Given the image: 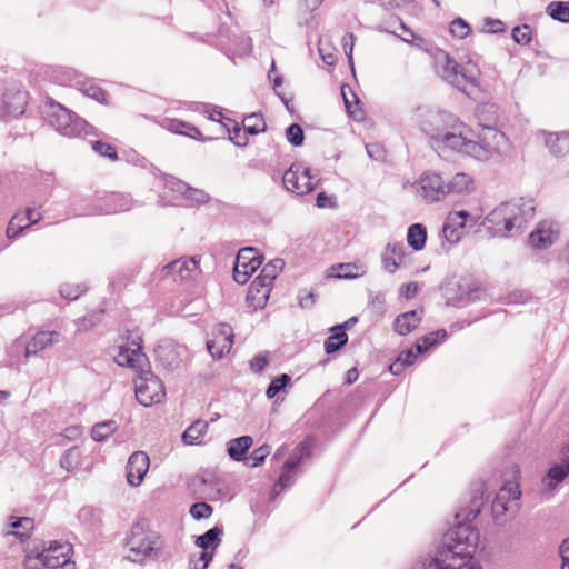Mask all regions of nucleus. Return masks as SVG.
<instances>
[{"mask_svg":"<svg viewBox=\"0 0 569 569\" xmlns=\"http://www.w3.org/2000/svg\"><path fill=\"white\" fill-rule=\"evenodd\" d=\"M311 453L310 448L307 443L300 442L293 453L283 463L281 473L276 483V487H280L281 489L289 488L295 482V477L292 473L297 472L301 461L305 457H309Z\"/></svg>","mask_w":569,"mask_h":569,"instance_id":"nucleus-15","label":"nucleus"},{"mask_svg":"<svg viewBox=\"0 0 569 569\" xmlns=\"http://www.w3.org/2000/svg\"><path fill=\"white\" fill-rule=\"evenodd\" d=\"M450 32L453 37L465 39L471 32V27L462 18H456L450 23Z\"/></svg>","mask_w":569,"mask_h":569,"instance_id":"nucleus-55","label":"nucleus"},{"mask_svg":"<svg viewBox=\"0 0 569 569\" xmlns=\"http://www.w3.org/2000/svg\"><path fill=\"white\" fill-rule=\"evenodd\" d=\"M512 39L520 46L528 44L532 39V32L529 24L516 26L511 32Z\"/></svg>","mask_w":569,"mask_h":569,"instance_id":"nucleus-48","label":"nucleus"},{"mask_svg":"<svg viewBox=\"0 0 569 569\" xmlns=\"http://www.w3.org/2000/svg\"><path fill=\"white\" fill-rule=\"evenodd\" d=\"M226 121L228 123H223L227 128L230 137L229 139L238 147H244L248 144V138L246 134L241 133V129L239 123L230 118H227Z\"/></svg>","mask_w":569,"mask_h":569,"instance_id":"nucleus-41","label":"nucleus"},{"mask_svg":"<svg viewBox=\"0 0 569 569\" xmlns=\"http://www.w3.org/2000/svg\"><path fill=\"white\" fill-rule=\"evenodd\" d=\"M233 345V331L227 323L218 325L212 331V338L207 341V349L214 359H221Z\"/></svg>","mask_w":569,"mask_h":569,"instance_id":"nucleus-14","label":"nucleus"},{"mask_svg":"<svg viewBox=\"0 0 569 569\" xmlns=\"http://www.w3.org/2000/svg\"><path fill=\"white\" fill-rule=\"evenodd\" d=\"M207 430L208 423L203 420H197L184 430V432L182 433V441L186 445L200 443Z\"/></svg>","mask_w":569,"mask_h":569,"instance_id":"nucleus-33","label":"nucleus"},{"mask_svg":"<svg viewBox=\"0 0 569 569\" xmlns=\"http://www.w3.org/2000/svg\"><path fill=\"white\" fill-rule=\"evenodd\" d=\"M461 68L448 53L441 52L437 57V69L440 77L456 88H461Z\"/></svg>","mask_w":569,"mask_h":569,"instance_id":"nucleus-20","label":"nucleus"},{"mask_svg":"<svg viewBox=\"0 0 569 569\" xmlns=\"http://www.w3.org/2000/svg\"><path fill=\"white\" fill-rule=\"evenodd\" d=\"M270 450L271 447L268 445H262L256 448L248 459L249 466L253 468L261 466L264 462L266 458L269 456Z\"/></svg>","mask_w":569,"mask_h":569,"instance_id":"nucleus-52","label":"nucleus"},{"mask_svg":"<svg viewBox=\"0 0 569 569\" xmlns=\"http://www.w3.org/2000/svg\"><path fill=\"white\" fill-rule=\"evenodd\" d=\"M427 241V229L421 223H413L409 227L407 242L415 250L420 251L425 248Z\"/></svg>","mask_w":569,"mask_h":569,"instance_id":"nucleus-31","label":"nucleus"},{"mask_svg":"<svg viewBox=\"0 0 569 569\" xmlns=\"http://www.w3.org/2000/svg\"><path fill=\"white\" fill-rule=\"evenodd\" d=\"M287 140L295 147H300L305 141V132L300 124L292 123L286 129Z\"/></svg>","mask_w":569,"mask_h":569,"instance_id":"nucleus-50","label":"nucleus"},{"mask_svg":"<svg viewBox=\"0 0 569 569\" xmlns=\"http://www.w3.org/2000/svg\"><path fill=\"white\" fill-rule=\"evenodd\" d=\"M47 117L50 126L66 137H79L82 133L88 134V129H91L84 119L78 117L60 103H51Z\"/></svg>","mask_w":569,"mask_h":569,"instance_id":"nucleus-6","label":"nucleus"},{"mask_svg":"<svg viewBox=\"0 0 569 569\" xmlns=\"http://www.w3.org/2000/svg\"><path fill=\"white\" fill-rule=\"evenodd\" d=\"M199 273V259L196 257L177 259L161 269L162 278H171L174 281L190 280L196 278Z\"/></svg>","mask_w":569,"mask_h":569,"instance_id":"nucleus-13","label":"nucleus"},{"mask_svg":"<svg viewBox=\"0 0 569 569\" xmlns=\"http://www.w3.org/2000/svg\"><path fill=\"white\" fill-rule=\"evenodd\" d=\"M150 466L149 456L143 451L133 452L127 462V481L130 486H139Z\"/></svg>","mask_w":569,"mask_h":569,"instance_id":"nucleus-18","label":"nucleus"},{"mask_svg":"<svg viewBox=\"0 0 569 569\" xmlns=\"http://www.w3.org/2000/svg\"><path fill=\"white\" fill-rule=\"evenodd\" d=\"M243 130L246 133L256 136L260 132L266 131L267 124L261 116H258L257 113H251L247 116L243 121Z\"/></svg>","mask_w":569,"mask_h":569,"instance_id":"nucleus-40","label":"nucleus"},{"mask_svg":"<svg viewBox=\"0 0 569 569\" xmlns=\"http://www.w3.org/2000/svg\"><path fill=\"white\" fill-rule=\"evenodd\" d=\"M520 496L521 491L518 485L508 483L500 488L491 505L493 517L498 518L503 516L509 510V503H516L520 499Z\"/></svg>","mask_w":569,"mask_h":569,"instance_id":"nucleus-19","label":"nucleus"},{"mask_svg":"<svg viewBox=\"0 0 569 569\" xmlns=\"http://www.w3.org/2000/svg\"><path fill=\"white\" fill-rule=\"evenodd\" d=\"M253 440L250 436H241L234 439H231L227 443V451L229 457L234 461H242L246 459V455L250 447L252 446Z\"/></svg>","mask_w":569,"mask_h":569,"instance_id":"nucleus-26","label":"nucleus"},{"mask_svg":"<svg viewBox=\"0 0 569 569\" xmlns=\"http://www.w3.org/2000/svg\"><path fill=\"white\" fill-rule=\"evenodd\" d=\"M532 200L523 198L502 202L490 211L482 224L493 237L507 238L515 233H522L526 224L535 217Z\"/></svg>","mask_w":569,"mask_h":569,"instance_id":"nucleus-4","label":"nucleus"},{"mask_svg":"<svg viewBox=\"0 0 569 569\" xmlns=\"http://www.w3.org/2000/svg\"><path fill=\"white\" fill-rule=\"evenodd\" d=\"M272 281L267 282L264 279H262V276L259 274L250 284L247 299L248 300H257L258 306H263L266 301L269 298Z\"/></svg>","mask_w":569,"mask_h":569,"instance_id":"nucleus-24","label":"nucleus"},{"mask_svg":"<svg viewBox=\"0 0 569 569\" xmlns=\"http://www.w3.org/2000/svg\"><path fill=\"white\" fill-rule=\"evenodd\" d=\"M222 529L218 526L207 530L203 535L198 536L196 545L204 550H216L221 542Z\"/></svg>","mask_w":569,"mask_h":569,"instance_id":"nucleus-32","label":"nucleus"},{"mask_svg":"<svg viewBox=\"0 0 569 569\" xmlns=\"http://www.w3.org/2000/svg\"><path fill=\"white\" fill-rule=\"evenodd\" d=\"M80 458V450L78 447H71L68 450L64 451L60 459V466L61 468L66 469L67 471L72 470L78 463Z\"/></svg>","mask_w":569,"mask_h":569,"instance_id":"nucleus-47","label":"nucleus"},{"mask_svg":"<svg viewBox=\"0 0 569 569\" xmlns=\"http://www.w3.org/2000/svg\"><path fill=\"white\" fill-rule=\"evenodd\" d=\"M81 91L83 92L84 96H87L100 103L107 102L108 93L97 84H92V83L84 84L83 88L81 89Z\"/></svg>","mask_w":569,"mask_h":569,"instance_id":"nucleus-54","label":"nucleus"},{"mask_svg":"<svg viewBox=\"0 0 569 569\" xmlns=\"http://www.w3.org/2000/svg\"><path fill=\"white\" fill-rule=\"evenodd\" d=\"M131 208V198L123 193L111 192L94 200L90 209L83 214H113L124 212Z\"/></svg>","mask_w":569,"mask_h":569,"instance_id":"nucleus-11","label":"nucleus"},{"mask_svg":"<svg viewBox=\"0 0 569 569\" xmlns=\"http://www.w3.org/2000/svg\"><path fill=\"white\" fill-rule=\"evenodd\" d=\"M166 396L162 381L151 371H142L136 381V398L144 407L160 402Z\"/></svg>","mask_w":569,"mask_h":569,"instance_id":"nucleus-8","label":"nucleus"},{"mask_svg":"<svg viewBox=\"0 0 569 569\" xmlns=\"http://www.w3.org/2000/svg\"><path fill=\"white\" fill-rule=\"evenodd\" d=\"M405 257V246L401 242L388 243L386 252L382 256L383 268L393 273L402 262Z\"/></svg>","mask_w":569,"mask_h":569,"instance_id":"nucleus-23","label":"nucleus"},{"mask_svg":"<svg viewBox=\"0 0 569 569\" xmlns=\"http://www.w3.org/2000/svg\"><path fill=\"white\" fill-rule=\"evenodd\" d=\"M555 232L543 223L529 236V243L536 249H546L553 243Z\"/></svg>","mask_w":569,"mask_h":569,"instance_id":"nucleus-27","label":"nucleus"},{"mask_svg":"<svg viewBox=\"0 0 569 569\" xmlns=\"http://www.w3.org/2000/svg\"><path fill=\"white\" fill-rule=\"evenodd\" d=\"M160 536L149 530L147 519H140L131 527L130 533L126 538V546L129 547L130 552L134 555L130 558L133 561H142L146 558L157 556Z\"/></svg>","mask_w":569,"mask_h":569,"instance_id":"nucleus-5","label":"nucleus"},{"mask_svg":"<svg viewBox=\"0 0 569 569\" xmlns=\"http://www.w3.org/2000/svg\"><path fill=\"white\" fill-rule=\"evenodd\" d=\"M79 520L88 527H96L101 520V511L93 507H82L78 512Z\"/></svg>","mask_w":569,"mask_h":569,"instance_id":"nucleus-42","label":"nucleus"},{"mask_svg":"<svg viewBox=\"0 0 569 569\" xmlns=\"http://www.w3.org/2000/svg\"><path fill=\"white\" fill-rule=\"evenodd\" d=\"M569 476V442L562 448L561 462L551 466L543 478V483L549 489H555Z\"/></svg>","mask_w":569,"mask_h":569,"instance_id":"nucleus-22","label":"nucleus"},{"mask_svg":"<svg viewBox=\"0 0 569 569\" xmlns=\"http://www.w3.org/2000/svg\"><path fill=\"white\" fill-rule=\"evenodd\" d=\"M506 26L499 19L486 18L483 21L482 31L486 33H501L505 32Z\"/></svg>","mask_w":569,"mask_h":569,"instance_id":"nucleus-57","label":"nucleus"},{"mask_svg":"<svg viewBox=\"0 0 569 569\" xmlns=\"http://www.w3.org/2000/svg\"><path fill=\"white\" fill-rule=\"evenodd\" d=\"M418 283L417 282H408L402 284L400 288V292L405 296L406 299H411L418 293Z\"/></svg>","mask_w":569,"mask_h":569,"instance_id":"nucleus-63","label":"nucleus"},{"mask_svg":"<svg viewBox=\"0 0 569 569\" xmlns=\"http://www.w3.org/2000/svg\"><path fill=\"white\" fill-rule=\"evenodd\" d=\"M472 179L469 174L456 173L448 182H445V194H459L469 190Z\"/></svg>","mask_w":569,"mask_h":569,"instance_id":"nucleus-30","label":"nucleus"},{"mask_svg":"<svg viewBox=\"0 0 569 569\" xmlns=\"http://www.w3.org/2000/svg\"><path fill=\"white\" fill-rule=\"evenodd\" d=\"M479 120L482 129L478 136V141L469 138V130L467 129L460 153L480 161H488L506 153L508 150V138L496 128L497 107L495 104H485L479 112Z\"/></svg>","mask_w":569,"mask_h":569,"instance_id":"nucleus-3","label":"nucleus"},{"mask_svg":"<svg viewBox=\"0 0 569 569\" xmlns=\"http://www.w3.org/2000/svg\"><path fill=\"white\" fill-rule=\"evenodd\" d=\"M62 340V336L58 331H38L24 347V357L38 355L48 347L56 345Z\"/></svg>","mask_w":569,"mask_h":569,"instance_id":"nucleus-21","label":"nucleus"},{"mask_svg":"<svg viewBox=\"0 0 569 569\" xmlns=\"http://www.w3.org/2000/svg\"><path fill=\"white\" fill-rule=\"evenodd\" d=\"M421 321L416 310L407 311L397 316L393 321V329L400 336H406L415 330Z\"/></svg>","mask_w":569,"mask_h":569,"instance_id":"nucleus-25","label":"nucleus"},{"mask_svg":"<svg viewBox=\"0 0 569 569\" xmlns=\"http://www.w3.org/2000/svg\"><path fill=\"white\" fill-rule=\"evenodd\" d=\"M41 549L39 547H34L30 549L26 558L23 560V566L26 569H40L42 566L41 557H40Z\"/></svg>","mask_w":569,"mask_h":569,"instance_id":"nucleus-56","label":"nucleus"},{"mask_svg":"<svg viewBox=\"0 0 569 569\" xmlns=\"http://www.w3.org/2000/svg\"><path fill=\"white\" fill-rule=\"evenodd\" d=\"M28 102V92L18 81H7L0 106V120L10 121L22 116Z\"/></svg>","mask_w":569,"mask_h":569,"instance_id":"nucleus-7","label":"nucleus"},{"mask_svg":"<svg viewBox=\"0 0 569 569\" xmlns=\"http://www.w3.org/2000/svg\"><path fill=\"white\" fill-rule=\"evenodd\" d=\"M480 500L456 513L458 523L443 536L433 555L421 557L412 569H481L473 561L479 541V531L471 523L480 513Z\"/></svg>","mask_w":569,"mask_h":569,"instance_id":"nucleus-1","label":"nucleus"},{"mask_svg":"<svg viewBox=\"0 0 569 569\" xmlns=\"http://www.w3.org/2000/svg\"><path fill=\"white\" fill-rule=\"evenodd\" d=\"M91 144L93 151L100 154L101 157H106L112 161L118 159L117 150L112 144L99 140L93 141Z\"/></svg>","mask_w":569,"mask_h":569,"instance_id":"nucleus-51","label":"nucleus"},{"mask_svg":"<svg viewBox=\"0 0 569 569\" xmlns=\"http://www.w3.org/2000/svg\"><path fill=\"white\" fill-rule=\"evenodd\" d=\"M546 146L550 152L557 157L565 156L569 152V134L568 133H549L546 138Z\"/></svg>","mask_w":569,"mask_h":569,"instance_id":"nucleus-29","label":"nucleus"},{"mask_svg":"<svg viewBox=\"0 0 569 569\" xmlns=\"http://www.w3.org/2000/svg\"><path fill=\"white\" fill-rule=\"evenodd\" d=\"M448 335L445 329L430 332L416 342V350L417 352H426L440 341H445Z\"/></svg>","mask_w":569,"mask_h":569,"instance_id":"nucleus-35","label":"nucleus"},{"mask_svg":"<svg viewBox=\"0 0 569 569\" xmlns=\"http://www.w3.org/2000/svg\"><path fill=\"white\" fill-rule=\"evenodd\" d=\"M10 526L13 529H17V531L13 532L14 536L19 537L21 540L24 538L30 537V532L33 529L34 521L32 518L29 517H11Z\"/></svg>","mask_w":569,"mask_h":569,"instance_id":"nucleus-38","label":"nucleus"},{"mask_svg":"<svg viewBox=\"0 0 569 569\" xmlns=\"http://www.w3.org/2000/svg\"><path fill=\"white\" fill-rule=\"evenodd\" d=\"M26 228H29V224L26 222V217H22V213H17L8 223L7 236L10 239H14L19 237Z\"/></svg>","mask_w":569,"mask_h":569,"instance_id":"nucleus-43","label":"nucleus"},{"mask_svg":"<svg viewBox=\"0 0 569 569\" xmlns=\"http://www.w3.org/2000/svg\"><path fill=\"white\" fill-rule=\"evenodd\" d=\"M189 512L196 520H201L209 518L213 512V508L209 503L201 501L193 503Z\"/></svg>","mask_w":569,"mask_h":569,"instance_id":"nucleus-53","label":"nucleus"},{"mask_svg":"<svg viewBox=\"0 0 569 569\" xmlns=\"http://www.w3.org/2000/svg\"><path fill=\"white\" fill-rule=\"evenodd\" d=\"M421 353L422 352H417L416 345H415L412 348L402 351L399 355V358H400L401 361L405 362V365L411 366V365H413L416 362V360L418 358V355H421Z\"/></svg>","mask_w":569,"mask_h":569,"instance_id":"nucleus-61","label":"nucleus"},{"mask_svg":"<svg viewBox=\"0 0 569 569\" xmlns=\"http://www.w3.org/2000/svg\"><path fill=\"white\" fill-rule=\"evenodd\" d=\"M337 268L340 270V272L333 274V277L338 279H353L358 277V273L355 272V270L358 271V267L356 264L340 263L337 266Z\"/></svg>","mask_w":569,"mask_h":569,"instance_id":"nucleus-58","label":"nucleus"},{"mask_svg":"<svg viewBox=\"0 0 569 569\" xmlns=\"http://www.w3.org/2000/svg\"><path fill=\"white\" fill-rule=\"evenodd\" d=\"M118 425L114 420H106L98 422L92 427L91 437L93 440L101 442L116 432Z\"/></svg>","mask_w":569,"mask_h":569,"instance_id":"nucleus-37","label":"nucleus"},{"mask_svg":"<svg viewBox=\"0 0 569 569\" xmlns=\"http://www.w3.org/2000/svg\"><path fill=\"white\" fill-rule=\"evenodd\" d=\"M103 311H92L76 320L78 331H88L101 321Z\"/></svg>","mask_w":569,"mask_h":569,"instance_id":"nucleus-45","label":"nucleus"},{"mask_svg":"<svg viewBox=\"0 0 569 569\" xmlns=\"http://www.w3.org/2000/svg\"><path fill=\"white\" fill-rule=\"evenodd\" d=\"M72 545L69 542L51 541L47 548H41L40 557L43 567L72 569L73 562L70 560Z\"/></svg>","mask_w":569,"mask_h":569,"instance_id":"nucleus-9","label":"nucleus"},{"mask_svg":"<svg viewBox=\"0 0 569 569\" xmlns=\"http://www.w3.org/2000/svg\"><path fill=\"white\" fill-rule=\"evenodd\" d=\"M290 381L291 377L288 373H281L269 383L266 390V396L269 399L274 398L280 391L284 390Z\"/></svg>","mask_w":569,"mask_h":569,"instance_id":"nucleus-44","label":"nucleus"},{"mask_svg":"<svg viewBox=\"0 0 569 569\" xmlns=\"http://www.w3.org/2000/svg\"><path fill=\"white\" fill-rule=\"evenodd\" d=\"M298 297L301 308H311L316 303V295L311 291H300Z\"/></svg>","mask_w":569,"mask_h":569,"instance_id":"nucleus-62","label":"nucleus"},{"mask_svg":"<svg viewBox=\"0 0 569 569\" xmlns=\"http://www.w3.org/2000/svg\"><path fill=\"white\" fill-rule=\"evenodd\" d=\"M420 189L419 194L427 202L440 201L446 197L445 194V180L442 177L435 172L425 173L419 180Z\"/></svg>","mask_w":569,"mask_h":569,"instance_id":"nucleus-16","label":"nucleus"},{"mask_svg":"<svg viewBox=\"0 0 569 569\" xmlns=\"http://www.w3.org/2000/svg\"><path fill=\"white\" fill-rule=\"evenodd\" d=\"M262 260V256L254 248L240 249L234 260V281L240 284L247 283L252 273L261 266Z\"/></svg>","mask_w":569,"mask_h":569,"instance_id":"nucleus-10","label":"nucleus"},{"mask_svg":"<svg viewBox=\"0 0 569 569\" xmlns=\"http://www.w3.org/2000/svg\"><path fill=\"white\" fill-rule=\"evenodd\" d=\"M86 291L87 288L83 284L64 283L59 289L60 296L70 301L78 299Z\"/></svg>","mask_w":569,"mask_h":569,"instance_id":"nucleus-49","label":"nucleus"},{"mask_svg":"<svg viewBox=\"0 0 569 569\" xmlns=\"http://www.w3.org/2000/svg\"><path fill=\"white\" fill-rule=\"evenodd\" d=\"M134 348H126L121 347L120 351L116 358L117 362L120 366L136 367V361H138L143 355L141 352L142 346L140 342H132Z\"/></svg>","mask_w":569,"mask_h":569,"instance_id":"nucleus-34","label":"nucleus"},{"mask_svg":"<svg viewBox=\"0 0 569 569\" xmlns=\"http://www.w3.org/2000/svg\"><path fill=\"white\" fill-rule=\"evenodd\" d=\"M416 118L435 149L460 152L467 126L458 118L447 111L427 107H419L416 110Z\"/></svg>","mask_w":569,"mask_h":569,"instance_id":"nucleus-2","label":"nucleus"},{"mask_svg":"<svg viewBox=\"0 0 569 569\" xmlns=\"http://www.w3.org/2000/svg\"><path fill=\"white\" fill-rule=\"evenodd\" d=\"M559 552L562 559L561 569H569V539L562 541Z\"/></svg>","mask_w":569,"mask_h":569,"instance_id":"nucleus-64","label":"nucleus"},{"mask_svg":"<svg viewBox=\"0 0 569 569\" xmlns=\"http://www.w3.org/2000/svg\"><path fill=\"white\" fill-rule=\"evenodd\" d=\"M186 194L189 199L198 203H207L210 200V196L203 190L188 188Z\"/></svg>","mask_w":569,"mask_h":569,"instance_id":"nucleus-60","label":"nucleus"},{"mask_svg":"<svg viewBox=\"0 0 569 569\" xmlns=\"http://www.w3.org/2000/svg\"><path fill=\"white\" fill-rule=\"evenodd\" d=\"M468 218H470V213L466 210L449 212L442 226V233L448 242L460 241Z\"/></svg>","mask_w":569,"mask_h":569,"instance_id":"nucleus-17","label":"nucleus"},{"mask_svg":"<svg viewBox=\"0 0 569 569\" xmlns=\"http://www.w3.org/2000/svg\"><path fill=\"white\" fill-rule=\"evenodd\" d=\"M283 187L297 196L311 192L315 189L313 178L308 168L291 166L282 177Z\"/></svg>","mask_w":569,"mask_h":569,"instance_id":"nucleus-12","label":"nucleus"},{"mask_svg":"<svg viewBox=\"0 0 569 569\" xmlns=\"http://www.w3.org/2000/svg\"><path fill=\"white\" fill-rule=\"evenodd\" d=\"M284 261L282 259H273L269 261L261 270L260 274L262 276V279H264L267 282H270L276 279L278 273L283 269Z\"/></svg>","mask_w":569,"mask_h":569,"instance_id":"nucleus-46","label":"nucleus"},{"mask_svg":"<svg viewBox=\"0 0 569 569\" xmlns=\"http://www.w3.org/2000/svg\"><path fill=\"white\" fill-rule=\"evenodd\" d=\"M167 128L173 133L186 136L196 140H203L201 131L189 122L179 119H168Z\"/></svg>","mask_w":569,"mask_h":569,"instance_id":"nucleus-28","label":"nucleus"},{"mask_svg":"<svg viewBox=\"0 0 569 569\" xmlns=\"http://www.w3.org/2000/svg\"><path fill=\"white\" fill-rule=\"evenodd\" d=\"M332 335L325 340V351L328 355L335 353L348 342V335L343 330L331 331Z\"/></svg>","mask_w":569,"mask_h":569,"instance_id":"nucleus-39","label":"nucleus"},{"mask_svg":"<svg viewBox=\"0 0 569 569\" xmlns=\"http://www.w3.org/2000/svg\"><path fill=\"white\" fill-rule=\"evenodd\" d=\"M546 13L561 23L569 22V1H552L546 7Z\"/></svg>","mask_w":569,"mask_h":569,"instance_id":"nucleus-36","label":"nucleus"},{"mask_svg":"<svg viewBox=\"0 0 569 569\" xmlns=\"http://www.w3.org/2000/svg\"><path fill=\"white\" fill-rule=\"evenodd\" d=\"M158 359L169 369H173L178 366V359L172 350L167 351L166 349H160L158 351Z\"/></svg>","mask_w":569,"mask_h":569,"instance_id":"nucleus-59","label":"nucleus"}]
</instances>
